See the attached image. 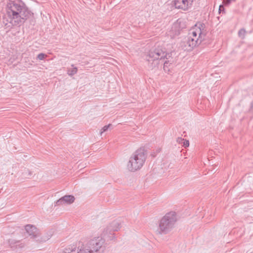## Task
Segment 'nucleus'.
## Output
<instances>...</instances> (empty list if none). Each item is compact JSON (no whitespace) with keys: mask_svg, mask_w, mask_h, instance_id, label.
Masks as SVG:
<instances>
[{"mask_svg":"<svg viewBox=\"0 0 253 253\" xmlns=\"http://www.w3.org/2000/svg\"><path fill=\"white\" fill-rule=\"evenodd\" d=\"M146 157V153L144 149H138L129 158L127 165V169L130 171L139 169L144 164Z\"/></svg>","mask_w":253,"mask_h":253,"instance_id":"20e7f679","label":"nucleus"},{"mask_svg":"<svg viewBox=\"0 0 253 253\" xmlns=\"http://www.w3.org/2000/svg\"><path fill=\"white\" fill-rule=\"evenodd\" d=\"M78 69L77 67H74L72 69H69L67 71V74L70 76H72L76 74L77 73Z\"/></svg>","mask_w":253,"mask_h":253,"instance_id":"4468645a","label":"nucleus"},{"mask_svg":"<svg viewBox=\"0 0 253 253\" xmlns=\"http://www.w3.org/2000/svg\"><path fill=\"white\" fill-rule=\"evenodd\" d=\"M177 220L176 212L171 211L166 214L159 222L160 233L166 234L174 227Z\"/></svg>","mask_w":253,"mask_h":253,"instance_id":"39448f33","label":"nucleus"},{"mask_svg":"<svg viewBox=\"0 0 253 253\" xmlns=\"http://www.w3.org/2000/svg\"><path fill=\"white\" fill-rule=\"evenodd\" d=\"M32 175V172L28 169L25 168L22 171V176L25 178H29Z\"/></svg>","mask_w":253,"mask_h":253,"instance_id":"f8f14e48","label":"nucleus"},{"mask_svg":"<svg viewBox=\"0 0 253 253\" xmlns=\"http://www.w3.org/2000/svg\"><path fill=\"white\" fill-rule=\"evenodd\" d=\"M177 27V24H175L172 27V28H176Z\"/></svg>","mask_w":253,"mask_h":253,"instance_id":"5701e85b","label":"nucleus"},{"mask_svg":"<svg viewBox=\"0 0 253 253\" xmlns=\"http://www.w3.org/2000/svg\"><path fill=\"white\" fill-rule=\"evenodd\" d=\"M25 228L29 235L31 236V238L34 239L37 242H44L49 239L40 237V235L37 233V228L33 225L27 224L25 226Z\"/></svg>","mask_w":253,"mask_h":253,"instance_id":"6e6552de","label":"nucleus"},{"mask_svg":"<svg viewBox=\"0 0 253 253\" xmlns=\"http://www.w3.org/2000/svg\"><path fill=\"white\" fill-rule=\"evenodd\" d=\"M184 147H186L189 146V142L188 140H185L184 142H183V143L181 144Z\"/></svg>","mask_w":253,"mask_h":253,"instance_id":"aec40b11","label":"nucleus"},{"mask_svg":"<svg viewBox=\"0 0 253 253\" xmlns=\"http://www.w3.org/2000/svg\"><path fill=\"white\" fill-rule=\"evenodd\" d=\"M171 52L168 53L166 49L161 46L151 49L146 57L149 68L151 69L159 68L160 63H163L164 60L171 57Z\"/></svg>","mask_w":253,"mask_h":253,"instance_id":"f03ea898","label":"nucleus"},{"mask_svg":"<svg viewBox=\"0 0 253 253\" xmlns=\"http://www.w3.org/2000/svg\"><path fill=\"white\" fill-rule=\"evenodd\" d=\"M185 139L181 137H178L177 138L176 141L179 144H182L183 142H184Z\"/></svg>","mask_w":253,"mask_h":253,"instance_id":"412c9836","label":"nucleus"},{"mask_svg":"<svg viewBox=\"0 0 253 253\" xmlns=\"http://www.w3.org/2000/svg\"><path fill=\"white\" fill-rule=\"evenodd\" d=\"M47 57V55H46L44 53H41L39 54H38L37 56V58L39 60H43L45 57Z\"/></svg>","mask_w":253,"mask_h":253,"instance_id":"a211bd4d","label":"nucleus"},{"mask_svg":"<svg viewBox=\"0 0 253 253\" xmlns=\"http://www.w3.org/2000/svg\"><path fill=\"white\" fill-rule=\"evenodd\" d=\"M169 59H166V60H164L163 63V64L160 63V65H161V66L163 65L164 70L166 71L167 70H168V65L169 64Z\"/></svg>","mask_w":253,"mask_h":253,"instance_id":"dca6fc26","label":"nucleus"},{"mask_svg":"<svg viewBox=\"0 0 253 253\" xmlns=\"http://www.w3.org/2000/svg\"><path fill=\"white\" fill-rule=\"evenodd\" d=\"M197 45L191 41V40L189 38H186L181 42V46L182 49L186 51H191L192 49L196 46Z\"/></svg>","mask_w":253,"mask_h":253,"instance_id":"9b49d317","label":"nucleus"},{"mask_svg":"<svg viewBox=\"0 0 253 253\" xmlns=\"http://www.w3.org/2000/svg\"><path fill=\"white\" fill-rule=\"evenodd\" d=\"M120 220H116L112 221L104 230L103 235L104 237L108 238V240H113L116 238L114 232L117 231L121 227Z\"/></svg>","mask_w":253,"mask_h":253,"instance_id":"0eeeda50","label":"nucleus"},{"mask_svg":"<svg viewBox=\"0 0 253 253\" xmlns=\"http://www.w3.org/2000/svg\"><path fill=\"white\" fill-rule=\"evenodd\" d=\"M6 11L4 19L12 26H20L33 15L21 0H7Z\"/></svg>","mask_w":253,"mask_h":253,"instance_id":"f257e3e1","label":"nucleus"},{"mask_svg":"<svg viewBox=\"0 0 253 253\" xmlns=\"http://www.w3.org/2000/svg\"><path fill=\"white\" fill-rule=\"evenodd\" d=\"M105 241L102 237L94 238L87 241L85 245L79 243L78 250L79 253H102L106 248Z\"/></svg>","mask_w":253,"mask_h":253,"instance_id":"7ed1b4c3","label":"nucleus"},{"mask_svg":"<svg viewBox=\"0 0 253 253\" xmlns=\"http://www.w3.org/2000/svg\"><path fill=\"white\" fill-rule=\"evenodd\" d=\"M19 243V241L15 240V239H10L8 240V243L11 247H14V245Z\"/></svg>","mask_w":253,"mask_h":253,"instance_id":"f3484780","label":"nucleus"},{"mask_svg":"<svg viewBox=\"0 0 253 253\" xmlns=\"http://www.w3.org/2000/svg\"><path fill=\"white\" fill-rule=\"evenodd\" d=\"M221 8H223V6H222V5H220L219 6V11L220 10V9H221Z\"/></svg>","mask_w":253,"mask_h":253,"instance_id":"b1692460","label":"nucleus"},{"mask_svg":"<svg viewBox=\"0 0 253 253\" xmlns=\"http://www.w3.org/2000/svg\"><path fill=\"white\" fill-rule=\"evenodd\" d=\"M246 33V30L244 29H241L238 32V36L243 39L245 38Z\"/></svg>","mask_w":253,"mask_h":253,"instance_id":"2eb2a0df","label":"nucleus"},{"mask_svg":"<svg viewBox=\"0 0 253 253\" xmlns=\"http://www.w3.org/2000/svg\"><path fill=\"white\" fill-rule=\"evenodd\" d=\"M77 252H76V247L73 248H68L64 249L62 252L59 253H79V250H77Z\"/></svg>","mask_w":253,"mask_h":253,"instance_id":"ddd939ff","label":"nucleus"},{"mask_svg":"<svg viewBox=\"0 0 253 253\" xmlns=\"http://www.w3.org/2000/svg\"><path fill=\"white\" fill-rule=\"evenodd\" d=\"M194 0H174L175 8L186 10L191 5Z\"/></svg>","mask_w":253,"mask_h":253,"instance_id":"1a4fd4ad","label":"nucleus"},{"mask_svg":"<svg viewBox=\"0 0 253 253\" xmlns=\"http://www.w3.org/2000/svg\"><path fill=\"white\" fill-rule=\"evenodd\" d=\"M75 198L72 195H66L55 202V206H60L63 204L70 205L74 202Z\"/></svg>","mask_w":253,"mask_h":253,"instance_id":"9d476101","label":"nucleus"},{"mask_svg":"<svg viewBox=\"0 0 253 253\" xmlns=\"http://www.w3.org/2000/svg\"><path fill=\"white\" fill-rule=\"evenodd\" d=\"M112 126L111 124H109L107 126H105L102 129L100 132V134H102V133L108 130V129L110 127V126Z\"/></svg>","mask_w":253,"mask_h":253,"instance_id":"6ab92c4d","label":"nucleus"},{"mask_svg":"<svg viewBox=\"0 0 253 253\" xmlns=\"http://www.w3.org/2000/svg\"><path fill=\"white\" fill-rule=\"evenodd\" d=\"M189 38L191 41L194 42L197 45H199L206 38L207 30L205 29V25L204 24H200L199 27H197L192 30L189 33Z\"/></svg>","mask_w":253,"mask_h":253,"instance_id":"423d86ee","label":"nucleus"},{"mask_svg":"<svg viewBox=\"0 0 253 253\" xmlns=\"http://www.w3.org/2000/svg\"><path fill=\"white\" fill-rule=\"evenodd\" d=\"M223 2L224 4L227 5L231 2V0H225Z\"/></svg>","mask_w":253,"mask_h":253,"instance_id":"4be33fe9","label":"nucleus"}]
</instances>
